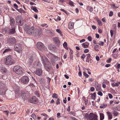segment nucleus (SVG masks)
<instances>
[{
    "label": "nucleus",
    "instance_id": "e2e57ef3",
    "mask_svg": "<svg viewBox=\"0 0 120 120\" xmlns=\"http://www.w3.org/2000/svg\"><path fill=\"white\" fill-rule=\"evenodd\" d=\"M95 35L96 38H99L100 36L99 34H96Z\"/></svg>",
    "mask_w": 120,
    "mask_h": 120
},
{
    "label": "nucleus",
    "instance_id": "a18cd8bd",
    "mask_svg": "<svg viewBox=\"0 0 120 120\" xmlns=\"http://www.w3.org/2000/svg\"><path fill=\"white\" fill-rule=\"evenodd\" d=\"M98 95L100 96H102L103 95V94L102 92L100 91H98Z\"/></svg>",
    "mask_w": 120,
    "mask_h": 120
},
{
    "label": "nucleus",
    "instance_id": "c85d7f7f",
    "mask_svg": "<svg viewBox=\"0 0 120 120\" xmlns=\"http://www.w3.org/2000/svg\"><path fill=\"white\" fill-rule=\"evenodd\" d=\"M63 46L66 49H68V48L67 47V44L66 42H64L63 44Z\"/></svg>",
    "mask_w": 120,
    "mask_h": 120
},
{
    "label": "nucleus",
    "instance_id": "37998d69",
    "mask_svg": "<svg viewBox=\"0 0 120 120\" xmlns=\"http://www.w3.org/2000/svg\"><path fill=\"white\" fill-rule=\"evenodd\" d=\"M56 32L58 33L61 34V31L60 29H57L56 30Z\"/></svg>",
    "mask_w": 120,
    "mask_h": 120
},
{
    "label": "nucleus",
    "instance_id": "5701e85b",
    "mask_svg": "<svg viewBox=\"0 0 120 120\" xmlns=\"http://www.w3.org/2000/svg\"><path fill=\"white\" fill-rule=\"evenodd\" d=\"M11 49L10 48H8L5 49L4 51L3 54H4L5 53H8L9 51H11Z\"/></svg>",
    "mask_w": 120,
    "mask_h": 120
},
{
    "label": "nucleus",
    "instance_id": "3c124183",
    "mask_svg": "<svg viewBox=\"0 0 120 120\" xmlns=\"http://www.w3.org/2000/svg\"><path fill=\"white\" fill-rule=\"evenodd\" d=\"M89 51V50L88 49H86L84 50V52L85 53H87Z\"/></svg>",
    "mask_w": 120,
    "mask_h": 120
},
{
    "label": "nucleus",
    "instance_id": "a211bd4d",
    "mask_svg": "<svg viewBox=\"0 0 120 120\" xmlns=\"http://www.w3.org/2000/svg\"><path fill=\"white\" fill-rule=\"evenodd\" d=\"M74 23L70 22L68 24V28L70 30L72 29L73 28Z\"/></svg>",
    "mask_w": 120,
    "mask_h": 120
},
{
    "label": "nucleus",
    "instance_id": "4c0bfd02",
    "mask_svg": "<svg viewBox=\"0 0 120 120\" xmlns=\"http://www.w3.org/2000/svg\"><path fill=\"white\" fill-rule=\"evenodd\" d=\"M48 48L49 49L51 50L53 49L52 45H50L48 46Z\"/></svg>",
    "mask_w": 120,
    "mask_h": 120
},
{
    "label": "nucleus",
    "instance_id": "680f3d73",
    "mask_svg": "<svg viewBox=\"0 0 120 120\" xmlns=\"http://www.w3.org/2000/svg\"><path fill=\"white\" fill-rule=\"evenodd\" d=\"M111 65L110 64H107L105 65V66L106 67H110Z\"/></svg>",
    "mask_w": 120,
    "mask_h": 120
},
{
    "label": "nucleus",
    "instance_id": "f8f14e48",
    "mask_svg": "<svg viewBox=\"0 0 120 120\" xmlns=\"http://www.w3.org/2000/svg\"><path fill=\"white\" fill-rule=\"evenodd\" d=\"M53 39L54 42L56 45L58 46L60 45V41L59 40L58 37H55L53 38Z\"/></svg>",
    "mask_w": 120,
    "mask_h": 120
},
{
    "label": "nucleus",
    "instance_id": "2f4dec72",
    "mask_svg": "<svg viewBox=\"0 0 120 120\" xmlns=\"http://www.w3.org/2000/svg\"><path fill=\"white\" fill-rule=\"evenodd\" d=\"M69 4L71 6H74V3L71 0H70L69 2Z\"/></svg>",
    "mask_w": 120,
    "mask_h": 120
},
{
    "label": "nucleus",
    "instance_id": "6e6552de",
    "mask_svg": "<svg viewBox=\"0 0 120 120\" xmlns=\"http://www.w3.org/2000/svg\"><path fill=\"white\" fill-rule=\"evenodd\" d=\"M37 46L38 49L40 50H44L45 49L44 45L41 42H38L37 43Z\"/></svg>",
    "mask_w": 120,
    "mask_h": 120
},
{
    "label": "nucleus",
    "instance_id": "7ed1b4c3",
    "mask_svg": "<svg viewBox=\"0 0 120 120\" xmlns=\"http://www.w3.org/2000/svg\"><path fill=\"white\" fill-rule=\"evenodd\" d=\"M13 71L18 75H21L23 72V70L22 68L19 65L14 67L13 68Z\"/></svg>",
    "mask_w": 120,
    "mask_h": 120
},
{
    "label": "nucleus",
    "instance_id": "4d7b16f0",
    "mask_svg": "<svg viewBox=\"0 0 120 120\" xmlns=\"http://www.w3.org/2000/svg\"><path fill=\"white\" fill-rule=\"evenodd\" d=\"M96 60L97 61H98L99 60V56H97L96 57Z\"/></svg>",
    "mask_w": 120,
    "mask_h": 120
},
{
    "label": "nucleus",
    "instance_id": "338daca9",
    "mask_svg": "<svg viewBox=\"0 0 120 120\" xmlns=\"http://www.w3.org/2000/svg\"><path fill=\"white\" fill-rule=\"evenodd\" d=\"M85 41V40L84 39L80 40V43H82V42H83Z\"/></svg>",
    "mask_w": 120,
    "mask_h": 120
},
{
    "label": "nucleus",
    "instance_id": "a19ab883",
    "mask_svg": "<svg viewBox=\"0 0 120 120\" xmlns=\"http://www.w3.org/2000/svg\"><path fill=\"white\" fill-rule=\"evenodd\" d=\"M113 113L115 116H116L117 115L118 113L117 112L114 111L113 112Z\"/></svg>",
    "mask_w": 120,
    "mask_h": 120
},
{
    "label": "nucleus",
    "instance_id": "774afa93",
    "mask_svg": "<svg viewBox=\"0 0 120 120\" xmlns=\"http://www.w3.org/2000/svg\"><path fill=\"white\" fill-rule=\"evenodd\" d=\"M93 8H92L91 7H90L89 11H90V12H91L93 11Z\"/></svg>",
    "mask_w": 120,
    "mask_h": 120
},
{
    "label": "nucleus",
    "instance_id": "7c9ffc66",
    "mask_svg": "<svg viewBox=\"0 0 120 120\" xmlns=\"http://www.w3.org/2000/svg\"><path fill=\"white\" fill-rule=\"evenodd\" d=\"M97 22L99 25L100 26H102V23L101 21L100 20H97Z\"/></svg>",
    "mask_w": 120,
    "mask_h": 120
},
{
    "label": "nucleus",
    "instance_id": "49530a36",
    "mask_svg": "<svg viewBox=\"0 0 120 120\" xmlns=\"http://www.w3.org/2000/svg\"><path fill=\"white\" fill-rule=\"evenodd\" d=\"M92 37L91 36H89L87 37V39L89 41H92Z\"/></svg>",
    "mask_w": 120,
    "mask_h": 120
},
{
    "label": "nucleus",
    "instance_id": "0e129e2a",
    "mask_svg": "<svg viewBox=\"0 0 120 120\" xmlns=\"http://www.w3.org/2000/svg\"><path fill=\"white\" fill-rule=\"evenodd\" d=\"M70 106H69L68 108L67 109V111H69L70 110Z\"/></svg>",
    "mask_w": 120,
    "mask_h": 120
},
{
    "label": "nucleus",
    "instance_id": "2eb2a0df",
    "mask_svg": "<svg viewBox=\"0 0 120 120\" xmlns=\"http://www.w3.org/2000/svg\"><path fill=\"white\" fill-rule=\"evenodd\" d=\"M19 16L17 17L16 19V22L18 23V24L19 25L21 26H22L23 24V20L22 19H20L19 21L18 22V20H17V19H19Z\"/></svg>",
    "mask_w": 120,
    "mask_h": 120
},
{
    "label": "nucleus",
    "instance_id": "de8ad7c7",
    "mask_svg": "<svg viewBox=\"0 0 120 120\" xmlns=\"http://www.w3.org/2000/svg\"><path fill=\"white\" fill-rule=\"evenodd\" d=\"M113 15V12L112 11H110L109 12V16H112Z\"/></svg>",
    "mask_w": 120,
    "mask_h": 120
},
{
    "label": "nucleus",
    "instance_id": "052dcab7",
    "mask_svg": "<svg viewBox=\"0 0 120 120\" xmlns=\"http://www.w3.org/2000/svg\"><path fill=\"white\" fill-rule=\"evenodd\" d=\"M96 96L92 95L91 98L92 99L94 100L95 99Z\"/></svg>",
    "mask_w": 120,
    "mask_h": 120
},
{
    "label": "nucleus",
    "instance_id": "8fccbe9b",
    "mask_svg": "<svg viewBox=\"0 0 120 120\" xmlns=\"http://www.w3.org/2000/svg\"><path fill=\"white\" fill-rule=\"evenodd\" d=\"M44 79H43L40 78L39 80L40 82L41 83H42L43 82Z\"/></svg>",
    "mask_w": 120,
    "mask_h": 120
},
{
    "label": "nucleus",
    "instance_id": "72a5a7b5",
    "mask_svg": "<svg viewBox=\"0 0 120 120\" xmlns=\"http://www.w3.org/2000/svg\"><path fill=\"white\" fill-rule=\"evenodd\" d=\"M31 117L34 120H36L37 119L36 116L34 114H32L31 115Z\"/></svg>",
    "mask_w": 120,
    "mask_h": 120
},
{
    "label": "nucleus",
    "instance_id": "4be33fe9",
    "mask_svg": "<svg viewBox=\"0 0 120 120\" xmlns=\"http://www.w3.org/2000/svg\"><path fill=\"white\" fill-rule=\"evenodd\" d=\"M10 25L12 26H14V25L15 24V20L13 18H10Z\"/></svg>",
    "mask_w": 120,
    "mask_h": 120
},
{
    "label": "nucleus",
    "instance_id": "09e8293b",
    "mask_svg": "<svg viewBox=\"0 0 120 120\" xmlns=\"http://www.w3.org/2000/svg\"><path fill=\"white\" fill-rule=\"evenodd\" d=\"M3 112L7 115H8V111H4Z\"/></svg>",
    "mask_w": 120,
    "mask_h": 120
},
{
    "label": "nucleus",
    "instance_id": "6ab92c4d",
    "mask_svg": "<svg viewBox=\"0 0 120 120\" xmlns=\"http://www.w3.org/2000/svg\"><path fill=\"white\" fill-rule=\"evenodd\" d=\"M15 32V28L14 27L9 30L8 32V33L10 34H14Z\"/></svg>",
    "mask_w": 120,
    "mask_h": 120
},
{
    "label": "nucleus",
    "instance_id": "79ce46f5",
    "mask_svg": "<svg viewBox=\"0 0 120 120\" xmlns=\"http://www.w3.org/2000/svg\"><path fill=\"white\" fill-rule=\"evenodd\" d=\"M85 55L84 54H82V55L81 56V59L84 60V59L85 58Z\"/></svg>",
    "mask_w": 120,
    "mask_h": 120
},
{
    "label": "nucleus",
    "instance_id": "c756f323",
    "mask_svg": "<svg viewBox=\"0 0 120 120\" xmlns=\"http://www.w3.org/2000/svg\"><path fill=\"white\" fill-rule=\"evenodd\" d=\"M1 71L2 72H5L6 71V69L4 67H2L1 68Z\"/></svg>",
    "mask_w": 120,
    "mask_h": 120
},
{
    "label": "nucleus",
    "instance_id": "393cba45",
    "mask_svg": "<svg viewBox=\"0 0 120 120\" xmlns=\"http://www.w3.org/2000/svg\"><path fill=\"white\" fill-rule=\"evenodd\" d=\"M107 113L108 115L109 119H111L112 118V115L111 113L109 112H107Z\"/></svg>",
    "mask_w": 120,
    "mask_h": 120
},
{
    "label": "nucleus",
    "instance_id": "58836bf2",
    "mask_svg": "<svg viewBox=\"0 0 120 120\" xmlns=\"http://www.w3.org/2000/svg\"><path fill=\"white\" fill-rule=\"evenodd\" d=\"M96 90L97 91L98 90H100L101 89V88L100 86H97V87L96 88Z\"/></svg>",
    "mask_w": 120,
    "mask_h": 120
},
{
    "label": "nucleus",
    "instance_id": "1a4fd4ad",
    "mask_svg": "<svg viewBox=\"0 0 120 120\" xmlns=\"http://www.w3.org/2000/svg\"><path fill=\"white\" fill-rule=\"evenodd\" d=\"M88 117L89 120H98L97 116L94 114H93L91 112L90 113Z\"/></svg>",
    "mask_w": 120,
    "mask_h": 120
},
{
    "label": "nucleus",
    "instance_id": "ea45409f",
    "mask_svg": "<svg viewBox=\"0 0 120 120\" xmlns=\"http://www.w3.org/2000/svg\"><path fill=\"white\" fill-rule=\"evenodd\" d=\"M60 99L59 98H57V100L56 101V104L58 105L60 103V102H59Z\"/></svg>",
    "mask_w": 120,
    "mask_h": 120
},
{
    "label": "nucleus",
    "instance_id": "13d9d810",
    "mask_svg": "<svg viewBox=\"0 0 120 120\" xmlns=\"http://www.w3.org/2000/svg\"><path fill=\"white\" fill-rule=\"evenodd\" d=\"M94 87H92L90 88V90L91 91H93L94 90Z\"/></svg>",
    "mask_w": 120,
    "mask_h": 120
},
{
    "label": "nucleus",
    "instance_id": "473e14b6",
    "mask_svg": "<svg viewBox=\"0 0 120 120\" xmlns=\"http://www.w3.org/2000/svg\"><path fill=\"white\" fill-rule=\"evenodd\" d=\"M87 56L86 59L87 60H89L90 59L91 57L90 54H87Z\"/></svg>",
    "mask_w": 120,
    "mask_h": 120
},
{
    "label": "nucleus",
    "instance_id": "423d86ee",
    "mask_svg": "<svg viewBox=\"0 0 120 120\" xmlns=\"http://www.w3.org/2000/svg\"><path fill=\"white\" fill-rule=\"evenodd\" d=\"M29 93L26 91H23L21 93V96L22 99L24 101L27 98Z\"/></svg>",
    "mask_w": 120,
    "mask_h": 120
},
{
    "label": "nucleus",
    "instance_id": "f03ea898",
    "mask_svg": "<svg viewBox=\"0 0 120 120\" xmlns=\"http://www.w3.org/2000/svg\"><path fill=\"white\" fill-rule=\"evenodd\" d=\"M24 29L27 33L30 35H33L34 34L35 29L34 27L32 26L30 27L28 26H24Z\"/></svg>",
    "mask_w": 120,
    "mask_h": 120
},
{
    "label": "nucleus",
    "instance_id": "c03bdc74",
    "mask_svg": "<svg viewBox=\"0 0 120 120\" xmlns=\"http://www.w3.org/2000/svg\"><path fill=\"white\" fill-rule=\"evenodd\" d=\"M111 58H109L108 59V60H106L107 62L108 63H110L111 62Z\"/></svg>",
    "mask_w": 120,
    "mask_h": 120
},
{
    "label": "nucleus",
    "instance_id": "9b49d317",
    "mask_svg": "<svg viewBox=\"0 0 120 120\" xmlns=\"http://www.w3.org/2000/svg\"><path fill=\"white\" fill-rule=\"evenodd\" d=\"M34 59V55H32L29 56L27 59V62L30 64H31Z\"/></svg>",
    "mask_w": 120,
    "mask_h": 120
},
{
    "label": "nucleus",
    "instance_id": "4468645a",
    "mask_svg": "<svg viewBox=\"0 0 120 120\" xmlns=\"http://www.w3.org/2000/svg\"><path fill=\"white\" fill-rule=\"evenodd\" d=\"M29 101L31 103H36L37 102L38 100L36 97L34 96L30 99Z\"/></svg>",
    "mask_w": 120,
    "mask_h": 120
},
{
    "label": "nucleus",
    "instance_id": "20e7f679",
    "mask_svg": "<svg viewBox=\"0 0 120 120\" xmlns=\"http://www.w3.org/2000/svg\"><path fill=\"white\" fill-rule=\"evenodd\" d=\"M8 43L12 45L16 42V40L15 38L11 36H9L7 40Z\"/></svg>",
    "mask_w": 120,
    "mask_h": 120
},
{
    "label": "nucleus",
    "instance_id": "9d476101",
    "mask_svg": "<svg viewBox=\"0 0 120 120\" xmlns=\"http://www.w3.org/2000/svg\"><path fill=\"white\" fill-rule=\"evenodd\" d=\"M44 67L46 70L49 71L51 69V65L50 63H47L44 64Z\"/></svg>",
    "mask_w": 120,
    "mask_h": 120
},
{
    "label": "nucleus",
    "instance_id": "c9c22d12",
    "mask_svg": "<svg viewBox=\"0 0 120 120\" xmlns=\"http://www.w3.org/2000/svg\"><path fill=\"white\" fill-rule=\"evenodd\" d=\"M82 47L85 48L88 47V45L84 44V43L82 44Z\"/></svg>",
    "mask_w": 120,
    "mask_h": 120
},
{
    "label": "nucleus",
    "instance_id": "bf43d9fd",
    "mask_svg": "<svg viewBox=\"0 0 120 120\" xmlns=\"http://www.w3.org/2000/svg\"><path fill=\"white\" fill-rule=\"evenodd\" d=\"M92 28L94 30H95L96 28V27L94 25H92Z\"/></svg>",
    "mask_w": 120,
    "mask_h": 120
},
{
    "label": "nucleus",
    "instance_id": "b1692460",
    "mask_svg": "<svg viewBox=\"0 0 120 120\" xmlns=\"http://www.w3.org/2000/svg\"><path fill=\"white\" fill-rule=\"evenodd\" d=\"M31 9L33 10L36 12L37 13L38 12V11L36 7L32 6L31 7Z\"/></svg>",
    "mask_w": 120,
    "mask_h": 120
},
{
    "label": "nucleus",
    "instance_id": "603ef678",
    "mask_svg": "<svg viewBox=\"0 0 120 120\" xmlns=\"http://www.w3.org/2000/svg\"><path fill=\"white\" fill-rule=\"evenodd\" d=\"M110 33L111 36L112 37L113 36V30H110Z\"/></svg>",
    "mask_w": 120,
    "mask_h": 120
},
{
    "label": "nucleus",
    "instance_id": "e433bc0d",
    "mask_svg": "<svg viewBox=\"0 0 120 120\" xmlns=\"http://www.w3.org/2000/svg\"><path fill=\"white\" fill-rule=\"evenodd\" d=\"M57 95L55 93H54L53 94V96L52 97L54 98H57Z\"/></svg>",
    "mask_w": 120,
    "mask_h": 120
},
{
    "label": "nucleus",
    "instance_id": "412c9836",
    "mask_svg": "<svg viewBox=\"0 0 120 120\" xmlns=\"http://www.w3.org/2000/svg\"><path fill=\"white\" fill-rule=\"evenodd\" d=\"M7 90L6 87L3 88L0 91V93L2 95H4L5 94V92Z\"/></svg>",
    "mask_w": 120,
    "mask_h": 120
},
{
    "label": "nucleus",
    "instance_id": "864d4df0",
    "mask_svg": "<svg viewBox=\"0 0 120 120\" xmlns=\"http://www.w3.org/2000/svg\"><path fill=\"white\" fill-rule=\"evenodd\" d=\"M100 43L99 44V45H100L101 46H103L104 45V42L102 41H100Z\"/></svg>",
    "mask_w": 120,
    "mask_h": 120
},
{
    "label": "nucleus",
    "instance_id": "aec40b11",
    "mask_svg": "<svg viewBox=\"0 0 120 120\" xmlns=\"http://www.w3.org/2000/svg\"><path fill=\"white\" fill-rule=\"evenodd\" d=\"M5 84L2 82L0 81V89H2L3 88L6 87Z\"/></svg>",
    "mask_w": 120,
    "mask_h": 120
},
{
    "label": "nucleus",
    "instance_id": "69168bd1",
    "mask_svg": "<svg viewBox=\"0 0 120 120\" xmlns=\"http://www.w3.org/2000/svg\"><path fill=\"white\" fill-rule=\"evenodd\" d=\"M98 32L100 34H101L102 33V31L101 29H98Z\"/></svg>",
    "mask_w": 120,
    "mask_h": 120
},
{
    "label": "nucleus",
    "instance_id": "5fc2aeb1",
    "mask_svg": "<svg viewBox=\"0 0 120 120\" xmlns=\"http://www.w3.org/2000/svg\"><path fill=\"white\" fill-rule=\"evenodd\" d=\"M109 98H112V95L111 94H109L108 95Z\"/></svg>",
    "mask_w": 120,
    "mask_h": 120
},
{
    "label": "nucleus",
    "instance_id": "f3484780",
    "mask_svg": "<svg viewBox=\"0 0 120 120\" xmlns=\"http://www.w3.org/2000/svg\"><path fill=\"white\" fill-rule=\"evenodd\" d=\"M41 60L44 64L45 62H48L47 58L44 56H41Z\"/></svg>",
    "mask_w": 120,
    "mask_h": 120
},
{
    "label": "nucleus",
    "instance_id": "ddd939ff",
    "mask_svg": "<svg viewBox=\"0 0 120 120\" xmlns=\"http://www.w3.org/2000/svg\"><path fill=\"white\" fill-rule=\"evenodd\" d=\"M34 34L36 35H39L41 34V29L40 28H35Z\"/></svg>",
    "mask_w": 120,
    "mask_h": 120
},
{
    "label": "nucleus",
    "instance_id": "a878e982",
    "mask_svg": "<svg viewBox=\"0 0 120 120\" xmlns=\"http://www.w3.org/2000/svg\"><path fill=\"white\" fill-rule=\"evenodd\" d=\"M100 120H103L104 118V116L103 114L100 113Z\"/></svg>",
    "mask_w": 120,
    "mask_h": 120
},
{
    "label": "nucleus",
    "instance_id": "0eeeda50",
    "mask_svg": "<svg viewBox=\"0 0 120 120\" xmlns=\"http://www.w3.org/2000/svg\"><path fill=\"white\" fill-rule=\"evenodd\" d=\"M21 80L22 82L24 84H27L29 81V78L27 76H25L21 78Z\"/></svg>",
    "mask_w": 120,
    "mask_h": 120
},
{
    "label": "nucleus",
    "instance_id": "f704fd0d",
    "mask_svg": "<svg viewBox=\"0 0 120 120\" xmlns=\"http://www.w3.org/2000/svg\"><path fill=\"white\" fill-rule=\"evenodd\" d=\"M83 74L86 77H88L89 76V75L88 74H86V73L85 71L83 72Z\"/></svg>",
    "mask_w": 120,
    "mask_h": 120
},
{
    "label": "nucleus",
    "instance_id": "f257e3e1",
    "mask_svg": "<svg viewBox=\"0 0 120 120\" xmlns=\"http://www.w3.org/2000/svg\"><path fill=\"white\" fill-rule=\"evenodd\" d=\"M11 56L9 55L4 59V63L7 65H10L15 64L16 62L15 60L12 59Z\"/></svg>",
    "mask_w": 120,
    "mask_h": 120
},
{
    "label": "nucleus",
    "instance_id": "cd10ccee",
    "mask_svg": "<svg viewBox=\"0 0 120 120\" xmlns=\"http://www.w3.org/2000/svg\"><path fill=\"white\" fill-rule=\"evenodd\" d=\"M107 106V104L106 103L103 104L102 105L100 106L101 108H105Z\"/></svg>",
    "mask_w": 120,
    "mask_h": 120
},
{
    "label": "nucleus",
    "instance_id": "bb28decb",
    "mask_svg": "<svg viewBox=\"0 0 120 120\" xmlns=\"http://www.w3.org/2000/svg\"><path fill=\"white\" fill-rule=\"evenodd\" d=\"M110 5L112 8L114 9H115L118 8V7L115 4H111Z\"/></svg>",
    "mask_w": 120,
    "mask_h": 120
},
{
    "label": "nucleus",
    "instance_id": "dca6fc26",
    "mask_svg": "<svg viewBox=\"0 0 120 120\" xmlns=\"http://www.w3.org/2000/svg\"><path fill=\"white\" fill-rule=\"evenodd\" d=\"M36 74L38 75L41 76L42 74V71L41 69H37L36 71Z\"/></svg>",
    "mask_w": 120,
    "mask_h": 120
},
{
    "label": "nucleus",
    "instance_id": "39448f33",
    "mask_svg": "<svg viewBox=\"0 0 120 120\" xmlns=\"http://www.w3.org/2000/svg\"><path fill=\"white\" fill-rule=\"evenodd\" d=\"M22 45L21 44H18L15 45L14 49L15 51L20 52L22 50Z\"/></svg>",
    "mask_w": 120,
    "mask_h": 120
},
{
    "label": "nucleus",
    "instance_id": "6e6d98bb",
    "mask_svg": "<svg viewBox=\"0 0 120 120\" xmlns=\"http://www.w3.org/2000/svg\"><path fill=\"white\" fill-rule=\"evenodd\" d=\"M60 10L64 12L66 14H67V13L66 11L63 9H61Z\"/></svg>",
    "mask_w": 120,
    "mask_h": 120
}]
</instances>
